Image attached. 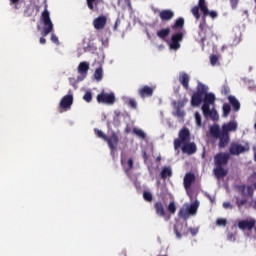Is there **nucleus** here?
Here are the masks:
<instances>
[{"label": "nucleus", "mask_w": 256, "mask_h": 256, "mask_svg": "<svg viewBox=\"0 0 256 256\" xmlns=\"http://www.w3.org/2000/svg\"><path fill=\"white\" fill-rule=\"evenodd\" d=\"M161 161V156L156 157V162L159 163Z\"/></svg>", "instance_id": "58"}, {"label": "nucleus", "mask_w": 256, "mask_h": 256, "mask_svg": "<svg viewBox=\"0 0 256 256\" xmlns=\"http://www.w3.org/2000/svg\"><path fill=\"white\" fill-rule=\"evenodd\" d=\"M169 33H171V28H164L161 30H158L156 35L157 37H159V39H167V37H169Z\"/></svg>", "instance_id": "32"}, {"label": "nucleus", "mask_w": 256, "mask_h": 256, "mask_svg": "<svg viewBox=\"0 0 256 256\" xmlns=\"http://www.w3.org/2000/svg\"><path fill=\"white\" fill-rule=\"evenodd\" d=\"M106 143L110 149V154L115 157V151L119 147V134L115 131H111L110 135L106 136Z\"/></svg>", "instance_id": "8"}, {"label": "nucleus", "mask_w": 256, "mask_h": 256, "mask_svg": "<svg viewBox=\"0 0 256 256\" xmlns=\"http://www.w3.org/2000/svg\"><path fill=\"white\" fill-rule=\"evenodd\" d=\"M178 81L182 85V87L188 91L189 89V82L191 81V77L187 72H180L178 76Z\"/></svg>", "instance_id": "19"}, {"label": "nucleus", "mask_w": 256, "mask_h": 256, "mask_svg": "<svg viewBox=\"0 0 256 256\" xmlns=\"http://www.w3.org/2000/svg\"><path fill=\"white\" fill-rule=\"evenodd\" d=\"M177 211V206L175 205V202H170L168 205V212L172 215H175V212Z\"/></svg>", "instance_id": "41"}, {"label": "nucleus", "mask_w": 256, "mask_h": 256, "mask_svg": "<svg viewBox=\"0 0 256 256\" xmlns=\"http://www.w3.org/2000/svg\"><path fill=\"white\" fill-rule=\"evenodd\" d=\"M191 141V132L189 131V128L184 127L182 128L178 133V139L174 140V149L177 151L181 145L184 143H189Z\"/></svg>", "instance_id": "6"}, {"label": "nucleus", "mask_w": 256, "mask_h": 256, "mask_svg": "<svg viewBox=\"0 0 256 256\" xmlns=\"http://www.w3.org/2000/svg\"><path fill=\"white\" fill-rule=\"evenodd\" d=\"M95 135H97V137H99V139H103V141H106L107 139V134L103 133V131L99 130V129H95Z\"/></svg>", "instance_id": "43"}, {"label": "nucleus", "mask_w": 256, "mask_h": 256, "mask_svg": "<svg viewBox=\"0 0 256 256\" xmlns=\"http://www.w3.org/2000/svg\"><path fill=\"white\" fill-rule=\"evenodd\" d=\"M195 121L197 127H201L202 121H201V114L199 112H195Z\"/></svg>", "instance_id": "45"}, {"label": "nucleus", "mask_w": 256, "mask_h": 256, "mask_svg": "<svg viewBox=\"0 0 256 256\" xmlns=\"http://www.w3.org/2000/svg\"><path fill=\"white\" fill-rule=\"evenodd\" d=\"M202 112L205 117L210 116L212 121H219V114L217 113V110H211V108H208V111L202 110Z\"/></svg>", "instance_id": "25"}, {"label": "nucleus", "mask_w": 256, "mask_h": 256, "mask_svg": "<svg viewBox=\"0 0 256 256\" xmlns=\"http://www.w3.org/2000/svg\"><path fill=\"white\" fill-rule=\"evenodd\" d=\"M239 43H241V37L232 36L231 42H230L231 47H235V46L239 45Z\"/></svg>", "instance_id": "39"}, {"label": "nucleus", "mask_w": 256, "mask_h": 256, "mask_svg": "<svg viewBox=\"0 0 256 256\" xmlns=\"http://www.w3.org/2000/svg\"><path fill=\"white\" fill-rule=\"evenodd\" d=\"M187 98H184L182 100H179L178 102L177 101H174L172 103L173 107H177L178 109H183V107H185V105H187Z\"/></svg>", "instance_id": "35"}, {"label": "nucleus", "mask_w": 256, "mask_h": 256, "mask_svg": "<svg viewBox=\"0 0 256 256\" xmlns=\"http://www.w3.org/2000/svg\"><path fill=\"white\" fill-rule=\"evenodd\" d=\"M245 189H247V193H245ZM239 191L241 192V195H243L244 197H246V195H248V197H253V193H254L253 186L246 187L245 185H240Z\"/></svg>", "instance_id": "28"}, {"label": "nucleus", "mask_w": 256, "mask_h": 256, "mask_svg": "<svg viewBox=\"0 0 256 256\" xmlns=\"http://www.w3.org/2000/svg\"><path fill=\"white\" fill-rule=\"evenodd\" d=\"M199 9L203 13V18L207 17L209 15L212 19H215L217 17V12L215 11H210L209 8L207 7V2L205 0H199L198 5L194 6L191 9L192 15L199 21L201 19V14H199Z\"/></svg>", "instance_id": "4"}, {"label": "nucleus", "mask_w": 256, "mask_h": 256, "mask_svg": "<svg viewBox=\"0 0 256 256\" xmlns=\"http://www.w3.org/2000/svg\"><path fill=\"white\" fill-rule=\"evenodd\" d=\"M50 40L52 41V43H55V45H59V37H57V35L52 33Z\"/></svg>", "instance_id": "49"}, {"label": "nucleus", "mask_w": 256, "mask_h": 256, "mask_svg": "<svg viewBox=\"0 0 256 256\" xmlns=\"http://www.w3.org/2000/svg\"><path fill=\"white\" fill-rule=\"evenodd\" d=\"M216 225L218 227H225L227 225V219H225V218H218L216 220Z\"/></svg>", "instance_id": "44"}, {"label": "nucleus", "mask_w": 256, "mask_h": 256, "mask_svg": "<svg viewBox=\"0 0 256 256\" xmlns=\"http://www.w3.org/2000/svg\"><path fill=\"white\" fill-rule=\"evenodd\" d=\"M228 101L230 105H232L234 111H239V109H241V103L235 96H229Z\"/></svg>", "instance_id": "29"}, {"label": "nucleus", "mask_w": 256, "mask_h": 256, "mask_svg": "<svg viewBox=\"0 0 256 256\" xmlns=\"http://www.w3.org/2000/svg\"><path fill=\"white\" fill-rule=\"evenodd\" d=\"M237 121H230L228 123H225L222 125V131L223 133H235V131H237Z\"/></svg>", "instance_id": "21"}, {"label": "nucleus", "mask_w": 256, "mask_h": 256, "mask_svg": "<svg viewBox=\"0 0 256 256\" xmlns=\"http://www.w3.org/2000/svg\"><path fill=\"white\" fill-rule=\"evenodd\" d=\"M195 183V174L194 173H186L184 176V189L189 190L191 189V185Z\"/></svg>", "instance_id": "22"}, {"label": "nucleus", "mask_w": 256, "mask_h": 256, "mask_svg": "<svg viewBox=\"0 0 256 256\" xmlns=\"http://www.w3.org/2000/svg\"><path fill=\"white\" fill-rule=\"evenodd\" d=\"M213 171L217 179H221V177H225L227 175V170H225L223 166H216Z\"/></svg>", "instance_id": "27"}, {"label": "nucleus", "mask_w": 256, "mask_h": 256, "mask_svg": "<svg viewBox=\"0 0 256 256\" xmlns=\"http://www.w3.org/2000/svg\"><path fill=\"white\" fill-rule=\"evenodd\" d=\"M11 5H17L19 0H10Z\"/></svg>", "instance_id": "56"}, {"label": "nucleus", "mask_w": 256, "mask_h": 256, "mask_svg": "<svg viewBox=\"0 0 256 256\" xmlns=\"http://www.w3.org/2000/svg\"><path fill=\"white\" fill-rule=\"evenodd\" d=\"M210 134L215 139H219V149H225V147H227L231 141V136L229 133L223 132L217 125L210 127Z\"/></svg>", "instance_id": "2"}, {"label": "nucleus", "mask_w": 256, "mask_h": 256, "mask_svg": "<svg viewBox=\"0 0 256 256\" xmlns=\"http://www.w3.org/2000/svg\"><path fill=\"white\" fill-rule=\"evenodd\" d=\"M208 91L209 87L199 82L196 87V91L193 93L191 97V106L199 107L201 103H204L202 105V111H209L211 105L215 103V94L208 93Z\"/></svg>", "instance_id": "1"}, {"label": "nucleus", "mask_w": 256, "mask_h": 256, "mask_svg": "<svg viewBox=\"0 0 256 256\" xmlns=\"http://www.w3.org/2000/svg\"><path fill=\"white\" fill-rule=\"evenodd\" d=\"M174 232L177 239H181L183 235H187L189 233V228H187V225L178 222L174 226Z\"/></svg>", "instance_id": "14"}, {"label": "nucleus", "mask_w": 256, "mask_h": 256, "mask_svg": "<svg viewBox=\"0 0 256 256\" xmlns=\"http://www.w3.org/2000/svg\"><path fill=\"white\" fill-rule=\"evenodd\" d=\"M143 199L144 201H147L148 203H151L153 201V194L149 191L143 192Z\"/></svg>", "instance_id": "38"}, {"label": "nucleus", "mask_w": 256, "mask_h": 256, "mask_svg": "<svg viewBox=\"0 0 256 256\" xmlns=\"http://www.w3.org/2000/svg\"><path fill=\"white\" fill-rule=\"evenodd\" d=\"M188 231L191 233V235L193 237H195V235H197V233H199V229H197V228H189Z\"/></svg>", "instance_id": "51"}, {"label": "nucleus", "mask_w": 256, "mask_h": 256, "mask_svg": "<svg viewBox=\"0 0 256 256\" xmlns=\"http://www.w3.org/2000/svg\"><path fill=\"white\" fill-rule=\"evenodd\" d=\"M125 3L128 7V9H133V6L131 5V0H125Z\"/></svg>", "instance_id": "55"}, {"label": "nucleus", "mask_w": 256, "mask_h": 256, "mask_svg": "<svg viewBox=\"0 0 256 256\" xmlns=\"http://www.w3.org/2000/svg\"><path fill=\"white\" fill-rule=\"evenodd\" d=\"M133 158H129V160L127 162H125L124 160H121V164L123 166L124 172L129 175L131 169H133Z\"/></svg>", "instance_id": "26"}, {"label": "nucleus", "mask_w": 256, "mask_h": 256, "mask_svg": "<svg viewBox=\"0 0 256 256\" xmlns=\"http://www.w3.org/2000/svg\"><path fill=\"white\" fill-rule=\"evenodd\" d=\"M208 199H210L211 203H215V197H212V196L208 195Z\"/></svg>", "instance_id": "57"}, {"label": "nucleus", "mask_w": 256, "mask_h": 256, "mask_svg": "<svg viewBox=\"0 0 256 256\" xmlns=\"http://www.w3.org/2000/svg\"><path fill=\"white\" fill-rule=\"evenodd\" d=\"M254 231H255V233H256V226H254Z\"/></svg>", "instance_id": "61"}, {"label": "nucleus", "mask_w": 256, "mask_h": 256, "mask_svg": "<svg viewBox=\"0 0 256 256\" xmlns=\"http://www.w3.org/2000/svg\"><path fill=\"white\" fill-rule=\"evenodd\" d=\"M119 25H121V19L118 18L114 24L113 31H117Z\"/></svg>", "instance_id": "52"}, {"label": "nucleus", "mask_w": 256, "mask_h": 256, "mask_svg": "<svg viewBox=\"0 0 256 256\" xmlns=\"http://www.w3.org/2000/svg\"><path fill=\"white\" fill-rule=\"evenodd\" d=\"M126 132H127V133H129V130H128V129H126Z\"/></svg>", "instance_id": "62"}, {"label": "nucleus", "mask_w": 256, "mask_h": 256, "mask_svg": "<svg viewBox=\"0 0 256 256\" xmlns=\"http://www.w3.org/2000/svg\"><path fill=\"white\" fill-rule=\"evenodd\" d=\"M132 133L133 135H136V137H139V139H147V134L145 131L139 128H133Z\"/></svg>", "instance_id": "34"}, {"label": "nucleus", "mask_w": 256, "mask_h": 256, "mask_svg": "<svg viewBox=\"0 0 256 256\" xmlns=\"http://www.w3.org/2000/svg\"><path fill=\"white\" fill-rule=\"evenodd\" d=\"M238 207H243V205H247V199H242L240 201H237Z\"/></svg>", "instance_id": "53"}, {"label": "nucleus", "mask_w": 256, "mask_h": 256, "mask_svg": "<svg viewBox=\"0 0 256 256\" xmlns=\"http://www.w3.org/2000/svg\"><path fill=\"white\" fill-rule=\"evenodd\" d=\"M87 7L90 9V11H99V0H86Z\"/></svg>", "instance_id": "33"}, {"label": "nucleus", "mask_w": 256, "mask_h": 256, "mask_svg": "<svg viewBox=\"0 0 256 256\" xmlns=\"http://www.w3.org/2000/svg\"><path fill=\"white\" fill-rule=\"evenodd\" d=\"M176 117H185V112L181 110V108L174 107Z\"/></svg>", "instance_id": "48"}, {"label": "nucleus", "mask_w": 256, "mask_h": 256, "mask_svg": "<svg viewBox=\"0 0 256 256\" xmlns=\"http://www.w3.org/2000/svg\"><path fill=\"white\" fill-rule=\"evenodd\" d=\"M183 27H185V19L180 17L175 20L174 24L171 26V29L173 31H177V29H183Z\"/></svg>", "instance_id": "31"}, {"label": "nucleus", "mask_w": 256, "mask_h": 256, "mask_svg": "<svg viewBox=\"0 0 256 256\" xmlns=\"http://www.w3.org/2000/svg\"><path fill=\"white\" fill-rule=\"evenodd\" d=\"M182 153H186L187 155H195L197 153V144L195 142H186L182 146Z\"/></svg>", "instance_id": "17"}, {"label": "nucleus", "mask_w": 256, "mask_h": 256, "mask_svg": "<svg viewBox=\"0 0 256 256\" xmlns=\"http://www.w3.org/2000/svg\"><path fill=\"white\" fill-rule=\"evenodd\" d=\"M254 189H256V182L253 184Z\"/></svg>", "instance_id": "60"}, {"label": "nucleus", "mask_w": 256, "mask_h": 256, "mask_svg": "<svg viewBox=\"0 0 256 256\" xmlns=\"http://www.w3.org/2000/svg\"><path fill=\"white\" fill-rule=\"evenodd\" d=\"M223 117H229V113H231V105L225 103L222 106Z\"/></svg>", "instance_id": "37"}, {"label": "nucleus", "mask_w": 256, "mask_h": 256, "mask_svg": "<svg viewBox=\"0 0 256 256\" xmlns=\"http://www.w3.org/2000/svg\"><path fill=\"white\" fill-rule=\"evenodd\" d=\"M210 63L213 67H215V65H219V56L213 54L210 56Z\"/></svg>", "instance_id": "40"}, {"label": "nucleus", "mask_w": 256, "mask_h": 256, "mask_svg": "<svg viewBox=\"0 0 256 256\" xmlns=\"http://www.w3.org/2000/svg\"><path fill=\"white\" fill-rule=\"evenodd\" d=\"M78 81H83L87 77V73H89V63L88 62H81L78 65Z\"/></svg>", "instance_id": "16"}, {"label": "nucleus", "mask_w": 256, "mask_h": 256, "mask_svg": "<svg viewBox=\"0 0 256 256\" xmlns=\"http://www.w3.org/2000/svg\"><path fill=\"white\" fill-rule=\"evenodd\" d=\"M154 209H155V213H156V215H158V217H165V215H167V213L165 212V206L163 205V202H161V201H157L154 204Z\"/></svg>", "instance_id": "24"}, {"label": "nucleus", "mask_w": 256, "mask_h": 256, "mask_svg": "<svg viewBox=\"0 0 256 256\" xmlns=\"http://www.w3.org/2000/svg\"><path fill=\"white\" fill-rule=\"evenodd\" d=\"M183 37H185V33L182 31L175 33L171 37L170 49L177 51V49H181L180 41H183Z\"/></svg>", "instance_id": "13"}, {"label": "nucleus", "mask_w": 256, "mask_h": 256, "mask_svg": "<svg viewBox=\"0 0 256 256\" xmlns=\"http://www.w3.org/2000/svg\"><path fill=\"white\" fill-rule=\"evenodd\" d=\"M159 17L161 21H171V19L175 17V12H173V10L165 9L160 11Z\"/></svg>", "instance_id": "23"}, {"label": "nucleus", "mask_w": 256, "mask_h": 256, "mask_svg": "<svg viewBox=\"0 0 256 256\" xmlns=\"http://www.w3.org/2000/svg\"><path fill=\"white\" fill-rule=\"evenodd\" d=\"M94 79H96V81H101V79H103V67L100 66L95 70Z\"/></svg>", "instance_id": "36"}, {"label": "nucleus", "mask_w": 256, "mask_h": 256, "mask_svg": "<svg viewBox=\"0 0 256 256\" xmlns=\"http://www.w3.org/2000/svg\"><path fill=\"white\" fill-rule=\"evenodd\" d=\"M199 209V202L196 200L194 203L188 205L186 208H181L178 212V217L187 221L189 217L197 215Z\"/></svg>", "instance_id": "5"}, {"label": "nucleus", "mask_w": 256, "mask_h": 256, "mask_svg": "<svg viewBox=\"0 0 256 256\" xmlns=\"http://www.w3.org/2000/svg\"><path fill=\"white\" fill-rule=\"evenodd\" d=\"M128 105L131 107V109H137V101L133 98L128 100Z\"/></svg>", "instance_id": "47"}, {"label": "nucleus", "mask_w": 256, "mask_h": 256, "mask_svg": "<svg viewBox=\"0 0 256 256\" xmlns=\"http://www.w3.org/2000/svg\"><path fill=\"white\" fill-rule=\"evenodd\" d=\"M160 176L164 180L167 179V177H173V170L171 169V166L163 167Z\"/></svg>", "instance_id": "30"}, {"label": "nucleus", "mask_w": 256, "mask_h": 256, "mask_svg": "<svg viewBox=\"0 0 256 256\" xmlns=\"http://www.w3.org/2000/svg\"><path fill=\"white\" fill-rule=\"evenodd\" d=\"M231 89L227 85H223L221 88V94L222 95H229Z\"/></svg>", "instance_id": "46"}, {"label": "nucleus", "mask_w": 256, "mask_h": 256, "mask_svg": "<svg viewBox=\"0 0 256 256\" xmlns=\"http://www.w3.org/2000/svg\"><path fill=\"white\" fill-rule=\"evenodd\" d=\"M155 91V88L145 85L138 89V95L142 98L145 99V97H153V92Z\"/></svg>", "instance_id": "20"}, {"label": "nucleus", "mask_w": 256, "mask_h": 256, "mask_svg": "<svg viewBox=\"0 0 256 256\" xmlns=\"http://www.w3.org/2000/svg\"><path fill=\"white\" fill-rule=\"evenodd\" d=\"M223 207H224V209H233V206L229 202H224Z\"/></svg>", "instance_id": "54"}, {"label": "nucleus", "mask_w": 256, "mask_h": 256, "mask_svg": "<svg viewBox=\"0 0 256 256\" xmlns=\"http://www.w3.org/2000/svg\"><path fill=\"white\" fill-rule=\"evenodd\" d=\"M83 99L86 101V103H91V101H93V94L90 91H87L84 94Z\"/></svg>", "instance_id": "42"}, {"label": "nucleus", "mask_w": 256, "mask_h": 256, "mask_svg": "<svg viewBox=\"0 0 256 256\" xmlns=\"http://www.w3.org/2000/svg\"><path fill=\"white\" fill-rule=\"evenodd\" d=\"M250 149L249 143H245L241 145L237 142H232L229 147L230 155H241L243 153H247Z\"/></svg>", "instance_id": "9"}, {"label": "nucleus", "mask_w": 256, "mask_h": 256, "mask_svg": "<svg viewBox=\"0 0 256 256\" xmlns=\"http://www.w3.org/2000/svg\"><path fill=\"white\" fill-rule=\"evenodd\" d=\"M198 35L200 37V43L202 45H205V41H207V39L213 37V30L207 25V22H205V20L199 25Z\"/></svg>", "instance_id": "7"}, {"label": "nucleus", "mask_w": 256, "mask_h": 256, "mask_svg": "<svg viewBox=\"0 0 256 256\" xmlns=\"http://www.w3.org/2000/svg\"><path fill=\"white\" fill-rule=\"evenodd\" d=\"M94 29L97 31H101V29H105V25H107V16L101 15L93 20Z\"/></svg>", "instance_id": "18"}, {"label": "nucleus", "mask_w": 256, "mask_h": 256, "mask_svg": "<svg viewBox=\"0 0 256 256\" xmlns=\"http://www.w3.org/2000/svg\"><path fill=\"white\" fill-rule=\"evenodd\" d=\"M231 155L225 152H219L214 156V165L215 167H225L229 163Z\"/></svg>", "instance_id": "11"}, {"label": "nucleus", "mask_w": 256, "mask_h": 256, "mask_svg": "<svg viewBox=\"0 0 256 256\" xmlns=\"http://www.w3.org/2000/svg\"><path fill=\"white\" fill-rule=\"evenodd\" d=\"M256 225V220L255 219H250V220H242L238 222V227L242 231H253L254 227Z\"/></svg>", "instance_id": "15"}, {"label": "nucleus", "mask_w": 256, "mask_h": 256, "mask_svg": "<svg viewBox=\"0 0 256 256\" xmlns=\"http://www.w3.org/2000/svg\"><path fill=\"white\" fill-rule=\"evenodd\" d=\"M71 105H73V91L69 90L68 94L60 101V113H63V111H69V109H71Z\"/></svg>", "instance_id": "10"}, {"label": "nucleus", "mask_w": 256, "mask_h": 256, "mask_svg": "<svg viewBox=\"0 0 256 256\" xmlns=\"http://www.w3.org/2000/svg\"><path fill=\"white\" fill-rule=\"evenodd\" d=\"M41 20L44 23L43 30L41 32L42 37L40 38V44L45 45L47 43V40L45 37L49 35V33H53V22L51 21V17L49 16V11L47 10V7L41 14Z\"/></svg>", "instance_id": "3"}, {"label": "nucleus", "mask_w": 256, "mask_h": 256, "mask_svg": "<svg viewBox=\"0 0 256 256\" xmlns=\"http://www.w3.org/2000/svg\"><path fill=\"white\" fill-rule=\"evenodd\" d=\"M252 178L256 179V171L254 173H252Z\"/></svg>", "instance_id": "59"}, {"label": "nucleus", "mask_w": 256, "mask_h": 256, "mask_svg": "<svg viewBox=\"0 0 256 256\" xmlns=\"http://www.w3.org/2000/svg\"><path fill=\"white\" fill-rule=\"evenodd\" d=\"M230 5L232 9H237V6L239 5V0H230Z\"/></svg>", "instance_id": "50"}, {"label": "nucleus", "mask_w": 256, "mask_h": 256, "mask_svg": "<svg viewBox=\"0 0 256 256\" xmlns=\"http://www.w3.org/2000/svg\"><path fill=\"white\" fill-rule=\"evenodd\" d=\"M98 103H103L104 105H113L115 103V94L101 92L96 97Z\"/></svg>", "instance_id": "12"}]
</instances>
